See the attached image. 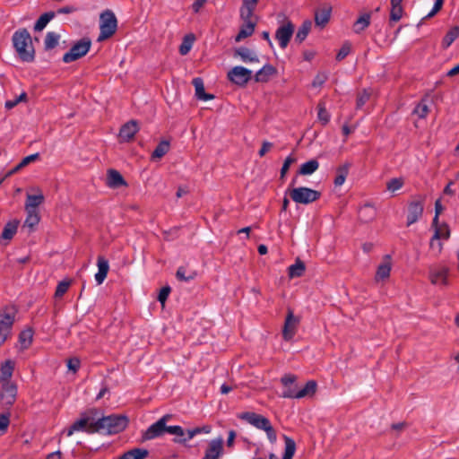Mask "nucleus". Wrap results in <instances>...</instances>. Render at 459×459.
<instances>
[{
    "mask_svg": "<svg viewBox=\"0 0 459 459\" xmlns=\"http://www.w3.org/2000/svg\"><path fill=\"white\" fill-rule=\"evenodd\" d=\"M128 422V418L126 415L111 414L100 418L97 417L89 431L115 435L124 431Z\"/></svg>",
    "mask_w": 459,
    "mask_h": 459,
    "instance_id": "f257e3e1",
    "label": "nucleus"
},
{
    "mask_svg": "<svg viewBox=\"0 0 459 459\" xmlns=\"http://www.w3.org/2000/svg\"><path fill=\"white\" fill-rule=\"evenodd\" d=\"M13 43L19 57L24 62H32L34 60V48L31 42V37L26 29L14 32Z\"/></svg>",
    "mask_w": 459,
    "mask_h": 459,
    "instance_id": "f03ea898",
    "label": "nucleus"
},
{
    "mask_svg": "<svg viewBox=\"0 0 459 459\" xmlns=\"http://www.w3.org/2000/svg\"><path fill=\"white\" fill-rule=\"evenodd\" d=\"M238 418L246 420L258 429L264 430L271 443H274L276 441V431L266 417L255 412L247 411L239 414Z\"/></svg>",
    "mask_w": 459,
    "mask_h": 459,
    "instance_id": "7ed1b4c3",
    "label": "nucleus"
},
{
    "mask_svg": "<svg viewBox=\"0 0 459 459\" xmlns=\"http://www.w3.org/2000/svg\"><path fill=\"white\" fill-rule=\"evenodd\" d=\"M117 20L114 13L110 10H106L101 13L100 16V35L98 41H103L111 38L117 31Z\"/></svg>",
    "mask_w": 459,
    "mask_h": 459,
    "instance_id": "20e7f679",
    "label": "nucleus"
},
{
    "mask_svg": "<svg viewBox=\"0 0 459 459\" xmlns=\"http://www.w3.org/2000/svg\"><path fill=\"white\" fill-rule=\"evenodd\" d=\"M98 416L99 410L96 408H92L85 412H82L81 414V418L75 420L67 429L66 435L70 437L74 434V432L80 430L92 434L93 432H90L89 429H91V426L95 422Z\"/></svg>",
    "mask_w": 459,
    "mask_h": 459,
    "instance_id": "39448f33",
    "label": "nucleus"
},
{
    "mask_svg": "<svg viewBox=\"0 0 459 459\" xmlns=\"http://www.w3.org/2000/svg\"><path fill=\"white\" fill-rule=\"evenodd\" d=\"M91 46V41L89 38L81 39L63 56V61L65 63H71L84 56L90 50Z\"/></svg>",
    "mask_w": 459,
    "mask_h": 459,
    "instance_id": "423d86ee",
    "label": "nucleus"
},
{
    "mask_svg": "<svg viewBox=\"0 0 459 459\" xmlns=\"http://www.w3.org/2000/svg\"><path fill=\"white\" fill-rule=\"evenodd\" d=\"M290 196L297 204H308L318 200L321 193L308 187L300 186L290 190Z\"/></svg>",
    "mask_w": 459,
    "mask_h": 459,
    "instance_id": "0eeeda50",
    "label": "nucleus"
},
{
    "mask_svg": "<svg viewBox=\"0 0 459 459\" xmlns=\"http://www.w3.org/2000/svg\"><path fill=\"white\" fill-rule=\"evenodd\" d=\"M282 16V22L275 31V39L278 40L281 48L285 49L293 36L295 26L289 18Z\"/></svg>",
    "mask_w": 459,
    "mask_h": 459,
    "instance_id": "6e6552de",
    "label": "nucleus"
},
{
    "mask_svg": "<svg viewBox=\"0 0 459 459\" xmlns=\"http://www.w3.org/2000/svg\"><path fill=\"white\" fill-rule=\"evenodd\" d=\"M0 403L3 406L11 407L16 401L18 388L14 382L0 383Z\"/></svg>",
    "mask_w": 459,
    "mask_h": 459,
    "instance_id": "1a4fd4ad",
    "label": "nucleus"
},
{
    "mask_svg": "<svg viewBox=\"0 0 459 459\" xmlns=\"http://www.w3.org/2000/svg\"><path fill=\"white\" fill-rule=\"evenodd\" d=\"M227 76L231 82L245 86L252 78V71L243 66H235L228 72Z\"/></svg>",
    "mask_w": 459,
    "mask_h": 459,
    "instance_id": "9d476101",
    "label": "nucleus"
},
{
    "mask_svg": "<svg viewBox=\"0 0 459 459\" xmlns=\"http://www.w3.org/2000/svg\"><path fill=\"white\" fill-rule=\"evenodd\" d=\"M299 324V317L295 316L292 309L288 308V313L285 318L284 326L282 330V336L284 340L290 341L296 333L297 327Z\"/></svg>",
    "mask_w": 459,
    "mask_h": 459,
    "instance_id": "9b49d317",
    "label": "nucleus"
},
{
    "mask_svg": "<svg viewBox=\"0 0 459 459\" xmlns=\"http://www.w3.org/2000/svg\"><path fill=\"white\" fill-rule=\"evenodd\" d=\"M448 273L449 268L445 265H439L437 267H431L429 269V279L433 284H448Z\"/></svg>",
    "mask_w": 459,
    "mask_h": 459,
    "instance_id": "f8f14e48",
    "label": "nucleus"
},
{
    "mask_svg": "<svg viewBox=\"0 0 459 459\" xmlns=\"http://www.w3.org/2000/svg\"><path fill=\"white\" fill-rule=\"evenodd\" d=\"M333 7L330 4L325 3L315 11V23L324 28L330 21Z\"/></svg>",
    "mask_w": 459,
    "mask_h": 459,
    "instance_id": "ddd939ff",
    "label": "nucleus"
},
{
    "mask_svg": "<svg viewBox=\"0 0 459 459\" xmlns=\"http://www.w3.org/2000/svg\"><path fill=\"white\" fill-rule=\"evenodd\" d=\"M139 131V126L136 120H130L124 124L118 134L120 142H130L134 139L135 134Z\"/></svg>",
    "mask_w": 459,
    "mask_h": 459,
    "instance_id": "4468645a",
    "label": "nucleus"
},
{
    "mask_svg": "<svg viewBox=\"0 0 459 459\" xmlns=\"http://www.w3.org/2000/svg\"><path fill=\"white\" fill-rule=\"evenodd\" d=\"M223 454V439L221 437L209 442L203 459H220Z\"/></svg>",
    "mask_w": 459,
    "mask_h": 459,
    "instance_id": "2eb2a0df",
    "label": "nucleus"
},
{
    "mask_svg": "<svg viewBox=\"0 0 459 459\" xmlns=\"http://www.w3.org/2000/svg\"><path fill=\"white\" fill-rule=\"evenodd\" d=\"M16 312L14 307L4 308V313L0 314V331L11 333Z\"/></svg>",
    "mask_w": 459,
    "mask_h": 459,
    "instance_id": "dca6fc26",
    "label": "nucleus"
},
{
    "mask_svg": "<svg viewBox=\"0 0 459 459\" xmlns=\"http://www.w3.org/2000/svg\"><path fill=\"white\" fill-rule=\"evenodd\" d=\"M423 213L422 200H414L409 204L407 214V226L415 223Z\"/></svg>",
    "mask_w": 459,
    "mask_h": 459,
    "instance_id": "f3484780",
    "label": "nucleus"
},
{
    "mask_svg": "<svg viewBox=\"0 0 459 459\" xmlns=\"http://www.w3.org/2000/svg\"><path fill=\"white\" fill-rule=\"evenodd\" d=\"M106 185L109 188H119L121 186H127V183L119 171L114 169H109L107 171Z\"/></svg>",
    "mask_w": 459,
    "mask_h": 459,
    "instance_id": "a211bd4d",
    "label": "nucleus"
},
{
    "mask_svg": "<svg viewBox=\"0 0 459 459\" xmlns=\"http://www.w3.org/2000/svg\"><path fill=\"white\" fill-rule=\"evenodd\" d=\"M166 433V427L163 423L156 421L152 424L142 435V442L160 437Z\"/></svg>",
    "mask_w": 459,
    "mask_h": 459,
    "instance_id": "6ab92c4d",
    "label": "nucleus"
},
{
    "mask_svg": "<svg viewBox=\"0 0 459 459\" xmlns=\"http://www.w3.org/2000/svg\"><path fill=\"white\" fill-rule=\"evenodd\" d=\"M391 268H392L391 257L389 255H386L384 257L383 263H381L377 266L375 280L377 281H385V280L388 279L390 276Z\"/></svg>",
    "mask_w": 459,
    "mask_h": 459,
    "instance_id": "aec40b11",
    "label": "nucleus"
},
{
    "mask_svg": "<svg viewBox=\"0 0 459 459\" xmlns=\"http://www.w3.org/2000/svg\"><path fill=\"white\" fill-rule=\"evenodd\" d=\"M276 74L277 69L273 65L267 64L255 73V81L256 82H267Z\"/></svg>",
    "mask_w": 459,
    "mask_h": 459,
    "instance_id": "412c9836",
    "label": "nucleus"
},
{
    "mask_svg": "<svg viewBox=\"0 0 459 459\" xmlns=\"http://www.w3.org/2000/svg\"><path fill=\"white\" fill-rule=\"evenodd\" d=\"M98 273L95 274V280L99 285H100L106 279L109 264L108 261L104 256H99L97 261Z\"/></svg>",
    "mask_w": 459,
    "mask_h": 459,
    "instance_id": "4be33fe9",
    "label": "nucleus"
},
{
    "mask_svg": "<svg viewBox=\"0 0 459 459\" xmlns=\"http://www.w3.org/2000/svg\"><path fill=\"white\" fill-rule=\"evenodd\" d=\"M283 439H284V443H285V449H284V455L282 456V459H286V457H287V459H292V457L294 456L295 451H296V443L291 437H287V436H284ZM268 459H279V458L275 454L271 453V454H269Z\"/></svg>",
    "mask_w": 459,
    "mask_h": 459,
    "instance_id": "5701e85b",
    "label": "nucleus"
},
{
    "mask_svg": "<svg viewBox=\"0 0 459 459\" xmlns=\"http://www.w3.org/2000/svg\"><path fill=\"white\" fill-rule=\"evenodd\" d=\"M14 366V362L11 359H7L2 363L0 368V383L13 382L11 379L13 374Z\"/></svg>",
    "mask_w": 459,
    "mask_h": 459,
    "instance_id": "b1692460",
    "label": "nucleus"
},
{
    "mask_svg": "<svg viewBox=\"0 0 459 459\" xmlns=\"http://www.w3.org/2000/svg\"><path fill=\"white\" fill-rule=\"evenodd\" d=\"M18 226L19 221L17 220L8 221L0 236V241H6V243H4V245H6L16 234Z\"/></svg>",
    "mask_w": 459,
    "mask_h": 459,
    "instance_id": "393cba45",
    "label": "nucleus"
},
{
    "mask_svg": "<svg viewBox=\"0 0 459 459\" xmlns=\"http://www.w3.org/2000/svg\"><path fill=\"white\" fill-rule=\"evenodd\" d=\"M234 57H239L243 62H258V56L249 48L240 47L234 50Z\"/></svg>",
    "mask_w": 459,
    "mask_h": 459,
    "instance_id": "a878e982",
    "label": "nucleus"
},
{
    "mask_svg": "<svg viewBox=\"0 0 459 459\" xmlns=\"http://www.w3.org/2000/svg\"><path fill=\"white\" fill-rule=\"evenodd\" d=\"M192 83L195 89V96L198 100H210L214 99V96L212 94L205 92L204 82L201 78H194Z\"/></svg>",
    "mask_w": 459,
    "mask_h": 459,
    "instance_id": "bb28decb",
    "label": "nucleus"
},
{
    "mask_svg": "<svg viewBox=\"0 0 459 459\" xmlns=\"http://www.w3.org/2000/svg\"><path fill=\"white\" fill-rule=\"evenodd\" d=\"M44 195L39 191L38 195L27 194L25 202V210L38 211V207L44 202Z\"/></svg>",
    "mask_w": 459,
    "mask_h": 459,
    "instance_id": "cd10ccee",
    "label": "nucleus"
},
{
    "mask_svg": "<svg viewBox=\"0 0 459 459\" xmlns=\"http://www.w3.org/2000/svg\"><path fill=\"white\" fill-rule=\"evenodd\" d=\"M256 22H244L241 25L240 30L235 37V41L239 42L242 39L252 36L255 31Z\"/></svg>",
    "mask_w": 459,
    "mask_h": 459,
    "instance_id": "c85d7f7f",
    "label": "nucleus"
},
{
    "mask_svg": "<svg viewBox=\"0 0 459 459\" xmlns=\"http://www.w3.org/2000/svg\"><path fill=\"white\" fill-rule=\"evenodd\" d=\"M351 168V163L345 162L344 164L339 166L335 170V178L333 180V184L335 186H341L344 182L349 174V169Z\"/></svg>",
    "mask_w": 459,
    "mask_h": 459,
    "instance_id": "c756f323",
    "label": "nucleus"
},
{
    "mask_svg": "<svg viewBox=\"0 0 459 459\" xmlns=\"http://www.w3.org/2000/svg\"><path fill=\"white\" fill-rule=\"evenodd\" d=\"M377 211L373 205L369 204H364L359 211V220L363 222H369L375 219Z\"/></svg>",
    "mask_w": 459,
    "mask_h": 459,
    "instance_id": "7c9ffc66",
    "label": "nucleus"
},
{
    "mask_svg": "<svg viewBox=\"0 0 459 459\" xmlns=\"http://www.w3.org/2000/svg\"><path fill=\"white\" fill-rule=\"evenodd\" d=\"M371 15L369 13L360 15L353 23V31L357 34L361 33L370 25Z\"/></svg>",
    "mask_w": 459,
    "mask_h": 459,
    "instance_id": "2f4dec72",
    "label": "nucleus"
},
{
    "mask_svg": "<svg viewBox=\"0 0 459 459\" xmlns=\"http://www.w3.org/2000/svg\"><path fill=\"white\" fill-rule=\"evenodd\" d=\"M434 228V238H439L440 240H447L450 238V229L447 224L444 223L439 225L438 222L436 225L432 224Z\"/></svg>",
    "mask_w": 459,
    "mask_h": 459,
    "instance_id": "473e14b6",
    "label": "nucleus"
},
{
    "mask_svg": "<svg viewBox=\"0 0 459 459\" xmlns=\"http://www.w3.org/2000/svg\"><path fill=\"white\" fill-rule=\"evenodd\" d=\"M311 27H312L311 21H309V20L304 21L296 33L295 41L298 42L299 44H301L307 37V35L311 30Z\"/></svg>",
    "mask_w": 459,
    "mask_h": 459,
    "instance_id": "72a5a7b5",
    "label": "nucleus"
},
{
    "mask_svg": "<svg viewBox=\"0 0 459 459\" xmlns=\"http://www.w3.org/2000/svg\"><path fill=\"white\" fill-rule=\"evenodd\" d=\"M306 271V265L305 263L300 260L299 258L296 259V262L294 264H291L289 267V277L290 278H296V277H301Z\"/></svg>",
    "mask_w": 459,
    "mask_h": 459,
    "instance_id": "f704fd0d",
    "label": "nucleus"
},
{
    "mask_svg": "<svg viewBox=\"0 0 459 459\" xmlns=\"http://www.w3.org/2000/svg\"><path fill=\"white\" fill-rule=\"evenodd\" d=\"M149 452L143 448H134L124 453L118 459H144Z\"/></svg>",
    "mask_w": 459,
    "mask_h": 459,
    "instance_id": "c9c22d12",
    "label": "nucleus"
},
{
    "mask_svg": "<svg viewBox=\"0 0 459 459\" xmlns=\"http://www.w3.org/2000/svg\"><path fill=\"white\" fill-rule=\"evenodd\" d=\"M212 430V428L211 426L209 425H205V426H203V427H197V428H195L193 429H187L186 431V434H187V437L186 438H183V439H174L175 442L177 443H186L187 440H190L192 439L195 435L197 434H200V433H210Z\"/></svg>",
    "mask_w": 459,
    "mask_h": 459,
    "instance_id": "e433bc0d",
    "label": "nucleus"
},
{
    "mask_svg": "<svg viewBox=\"0 0 459 459\" xmlns=\"http://www.w3.org/2000/svg\"><path fill=\"white\" fill-rule=\"evenodd\" d=\"M459 37V27H452L445 35L442 40L443 48H447Z\"/></svg>",
    "mask_w": 459,
    "mask_h": 459,
    "instance_id": "4c0bfd02",
    "label": "nucleus"
},
{
    "mask_svg": "<svg viewBox=\"0 0 459 459\" xmlns=\"http://www.w3.org/2000/svg\"><path fill=\"white\" fill-rule=\"evenodd\" d=\"M55 12H47L40 15V17L38 19L34 25V30L41 31L47 26V24L55 17Z\"/></svg>",
    "mask_w": 459,
    "mask_h": 459,
    "instance_id": "58836bf2",
    "label": "nucleus"
},
{
    "mask_svg": "<svg viewBox=\"0 0 459 459\" xmlns=\"http://www.w3.org/2000/svg\"><path fill=\"white\" fill-rule=\"evenodd\" d=\"M316 382L314 380L307 381L305 386L298 391V395H296V398H303L306 396L313 395L316 391Z\"/></svg>",
    "mask_w": 459,
    "mask_h": 459,
    "instance_id": "ea45409f",
    "label": "nucleus"
},
{
    "mask_svg": "<svg viewBox=\"0 0 459 459\" xmlns=\"http://www.w3.org/2000/svg\"><path fill=\"white\" fill-rule=\"evenodd\" d=\"M318 167L319 163L316 160H310L300 166L299 174L311 175L318 169Z\"/></svg>",
    "mask_w": 459,
    "mask_h": 459,
    "instance_id": "a19ab883",
    "label": "nucleus"
},
{
    "mask_svg": "<svg viewBox=\"0 0 459 459\" xmlns=\"http://www.w3.org/2000/svg\"><path fill=\"white\" fill-rule=\"evenodd\" d=\"M169 150V143L168 141H161L154 149L152 158V159H160L162 158Z\"/></svg>",
    "mask_w": 459,
    "mask_h": 459,
    "instance_id": "79ce46f5",
    "label": "nucleus"
},
{
    "mask_svg": "<svg viewBox=\"0 0 459 459\" xmlns=\"http://www.w3.org/2000/svg\"><path fill=\"white\" fill-rule=\"evenodd\" d=\"M370 96L371 91L367 89L359 91L356 99V109H361L363 106L369 100Z\"/></svg>",
    "mask_w": 459,
    "mask_h": 459,
    "instance_id": "37998d69",
    "label": "nucleus"
},
{
    "mask_svg": "<svg viewBox=\"0 0 459 459\" xmlns=\"http://www.w3.org/2000/svg\"><path fill=\"white\" fill-rule=\"evenodd\" d=\"M27 218L24 221V226L29 227L30 229H33L35 225L39 222V215L38 211H30L26 210Z\"/></svg>",
    "mask_w": 459,
    "mask_h": 459,
    "instance_id": "c03bdc74",
    "label": "nucleus"
},
{
    "mask_svg": "<svg viewBox=\"0 0 459 459\" xmlns=\"http://www.w3.org/2000/svg\"><path fill=\"white\" fill-rule=\"evenodd\" d=\"M59 35L55 32H48L45 38V48L47 50L56 48L59 41Z\"/></svg>",
    "mask_w": 459,
    "mask_h": 459,
    "instance_id": "a18cd8bd",
    "label": "nucleus"
},
{
    "mask_svg": "<svg viewBox=\"0 0 459 459\" xmlns=\"http://www.w3.org/2000/svg\"><path fill=\"white\" fill-rule=\"evenodd\" d=\"M32 331L30 329L23 330L19 334V342L22 348L27 349L32 342Z\"/></svg>",
    "mask_w": 459,
    "mask_h": 459,
    "instance_id": "49530a36",
    "label": "nucleus"
},
{
    "mask_svg": "<svg viewBox=\"0 0 459 459\" xmlns=\"http://www.w3.org/2000/svg\"><path fill=\"white\" fill-rule=\"evenodd\" d=\"M317 109H318V113H317L318 120L321 122V124L323 126L327 125L330 121V115L325 108V103L319 102L317 105Z\"/></svg>",
    "mask_w": 459,
    "mask_h": 459,
    "instance_id": "de8ad7c7",
    "label": "nucleus"
},
{
    "mask_svg": "<svg viewBox=\"0 0 459 459\" xmlns=\"http://www.w3.org/2000/svg\"><path fill=\"white\" fill-rule=\"evenodd\" d=\"M403 9L402 4H391L390 21L398 22L403 17Z\"/></svg>",
    "mask_w": 459,
    "mask_h": 459,
    "instance_id": "09e8293b",
    "label": "nucleus"
},
{
    "mask_svg": "<svg viewBox=\"0 0 459 459\" xmlns=\"http://www.w3.org/2000/svg\"><path fill=\"white\" fill-rule=\"evenodd\" d=\"M195 36L193 34L186 35L184 38V41L179 47V53L182 56L186 55L190 51Z\"/></svg>",
    "mask_w": 459,
    "mask_h": 459,
    "instance_id": "8fccbe9b",
    "label": "nucleus"
},
{
    "mask_svg": "<svg viewBox=\"0 0 459 459\" xmlns=\"http://www.w3.org/2000/svg\"><path fill=\"white\" fill-rule=\"evenodd\" d=\"M429 112V106L426 100L423 99L415 107L413 113L416 114L420 118H425Z\"/></svg>",
    "mask_w": 459,
    "mask_h": 459,
    "instance_id": "3c124183",
    "label": "nucleus"
},
{
    "mask_svg": "<svg viewBox=\"0 0 459 459\" xmlns=\"http://www.w3.org/2000/svg\"><path fill=\"white\" fill-rule=\"evenodd\" d=\"M429 248L435 256H438L443 250L442 240L439 238H434V237H432L429 242Z\"/></svg>",
    "mask_w": 459,
    "mask_h": 459,
    "instance_id": "603ef678",
    "label": "nucleus"
},
{
    "mask_svg": "<svg viewBox=\"0 0 459 459\" xmlns=\"http://www.w3.org/2000/svg\"><path fill=\"white\" fill-rule=\"evenodd\" d=\"M404 181L402 178H394L390 179L386 183V188L388 191L394 192L403 187Z\"/></svg>",
    "mask_w": 459,
    "mask_h": 459,
    "instance_id": "864d4df0",
    "label": "nucleus"
},
{
    "mask_svg": "<svg viewBox=\"0 0 459 459\" xmlns=\"http://www.w3.org/2000/svg\"><path fill=\"white\" fill-rule=\"evenodd\" d=\"M70 283L71 282L69 281H60L56 286L55 297L57 299L62 298L65 295V293H66V291L68 290Z\"/></svg>",
    "mask_w": 459,
    "mask_h": 459,
    "instance_id": "5fc2aeb1",
    "label": "nucleus"
},
{
    "mask_svg": "<svg viewBox=\"0 0 459 459\" xmlns=\"http://www.w3.org/2000/svg\"><path fill=\"white\" fill-rule=\"evenodd\" d=\"M10 424V413H1L0 414V436L4 435L8 429Z\"/></svg>",
    "mask_w": 459,
    "mask_h": 459,
    "instance_id": "6e6d98bb",
    "label": "nucleus"
},
{
    "mask_svg": "<svg viewBox=\"0 0 459 459\" xmlns=\"http://www.w3.org/2000/svg\"><path fill=\"white\" fill-rule=\"evenodd\" d=\"M195 275H196V273L195 272H193L191 274L186 276V268L183 266H180L176 273L177 279L179 281H188L190 280H193L195 277Z\"/></svg>",
    "mask_w": 459,
    "mask_h": 459,
    "instance_id": "4d7b16f0",
    "label": "nucleus"
},
{
    "mask_svg": "<svg viewBox=\"0 0 459 459\" xmlns=\"http://www.w3.org/2000/svg\"><path fill=\"white\" fill-rule=\"evenodd\" d=\"M351 48V43L345 42L340 48L339 52L337 53L336 60L342 61V59H344L350 54Z\"/></svg>",
    "mask_w": 459,
    "mask_h": 459,
    "instance_id": "13d9d810",
    "label": "nucleus"
},
{
    "mask_svg": "<svg viewBox=\"0 0 459 459\" xmlns=\"http://www.w3.org/2000/svg\"><path fill=\"white\" fill-rule=\"evenodd\" d=\"M328 76L325 73H318L313 82H312V87L314 88H317V87H321L327 80Z\"/></svg>",
    "mask_w": 459,
    "mask_h": 459,
    "instance_id": "bf43d9fd",
    "label": "nucleus"
},
{
    "mask_svg": "<svg viewBox=\"0 0 459 459\" xmlns=\"http://www.w3.org/2000/svg\"><path fill=\"white\" fill-rule=\"evenodd\" d=\"M296 161V159L293 157V156H288L284 162H283V165L281 169V178H283L286 175V173L288 172L289 169H290V166L294 163Z\"/></svg>",
    "mask_w": 459,
    "mask_h": 459,
    "instance_id": "052dcab7",
    "label": "nucleus"
},
{
    "mask_svg": "<svg viewBox=\"0 0 459 459\" xmlns=\"http://www.w3.org/2000/svg\"><path fill=\"white\" fill-rule=\"evenodd\" d=\"M170 291H171V289L169 286H165L160 289L159 296H158V300L162 304V306H164Z\"/></svg>",
    "mask_w": 459,
    "mask_h": 459,
    "instance_id": "680f3d73",
    "label": "nucleus"
},
{
    "mask_svg": "<svg viewBox=\"0 0 459 459\" xmlns=\"http://www.w3.org/2000/svg\"><path fill=\"white\" fill-rule=\"evenodd\" d=\"M258 4V0H243L242 8L245 10L250 11L254 13L256 5Z\"/></svg>",
    "mask_w": 459,
    "mask_h": 459,
    "instance_id": "e2e57ef3",
    "label": "nucleus"
},
{
    "mask_svg": "<svg viewBox=\"0 0 459 459\" xmlns=\"http://www.w3.org/2000/svg\"><path fill=\"white\" fill-rule=\"evenodd\" d=\"M443 4L444 0H436L431 12L425 16V19L433 17L437 13H438L441 10Z\"/></svg>",
    "mask_w": 459,
    "mask_h": 459,
    "instance_id": "0e129e2a",
    "label": "nucleus"
},
{
    "mask_svg": "<svg viewBox=\"0 0 459 459\" xmlns=\"http://www.w3.org/2000/svg\"><path fill=\"white\" fill-rule=\"evenodd\" d=\"M80 359L78 358H71L67 360V368L69 370H72L73 372H77V370L80 368Z\"/></svg>",
    "mask_w": 459,
    "mask_h": 459,
    "instance_id": "69168bd1",
    "label": "nucleus"
},
{
    "mask_svg": "<svg viewBox=\"0 0 459 459\" xmlns=\"http://www.w3.org/2000/svg\"><path fill=\"white\" fill-rule=\"evenodd\" d=\"M166 432L178 437H182L185 434L184 429L180 426H167Z\"/></svg>",
    "mask_w": 459,
    "mask_h": 459,
    "instance_id": "338daca9",
    "label": "nucleus"
},
{
    "mask_svg": "<svg viewBox=\"0 0 459 459\" xmlns=\"http://www.w3.org/2000/svg\"><path fill=\"white\" fill-rule=\"evenodd\" d=\"M39 159V153H34V154H31V155H29L25 158H23L21 162L22 164L26 167L28 166L30 163L33 162V161H36Z\"/></svg>",
    "mask_w": 459,
    "mask_h": 459,
    "instance_id": "774afa93",
    "label": "nucleus"
}]
</instances>
